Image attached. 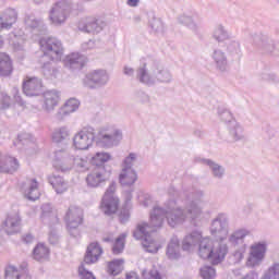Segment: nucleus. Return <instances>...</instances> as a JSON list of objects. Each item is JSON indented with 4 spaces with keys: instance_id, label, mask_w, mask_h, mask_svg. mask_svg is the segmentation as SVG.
Segmentation results:
<instances>
[{
    "instance_id": "1",
    "label": "nucleus",
    "mask_w": 279,
    "mask_h": 279,
    "mask_svg": "<svg viewBox=\"0 0 279 279\" xmlns=\"http://www.w3.org/2000/svg\"><path fill=\"white\" fill-rule=\"evenodd\" d=\"M168 219L169 226H175V220H173L174 215L172 213H166L161 208H155L150 215V221L141 222L136 226L135 231L133 232L134 239L142 241L143 247L146 252L156 254L160 250V244L156 239L151 238L154 232H157L158 228L162 226V219Z\"/></svg>"
},
{
    "instance_id": "2",
    "label": "nucleus",
    "mask_w": 279,
    "mask_h": 279,
    "mask_svg": "<svg viewBox=\"0 0 279 279\" xmlns=\"http://www.w3.org/2000/svg\"><path fill=\"white\" fill-rule=\"evenodd\" d=\"M116 191L117 187L114 185H110L102 197L100 208L105 215H114L119 210V197L114 195Z\"/></svg>"
},
{
    "instance_id": "3",
    "label": "nucleus",
    "mask_w": 279,
    "mask_h": 279,
    "mask_svg": "<svg viewBox=\"0 0 279 279\" xmlns=\"http://www.w3.org/2000/svg\"><path fill=\"white\" fill-rule=\"evenodd\" d=\"M43 81L36 76H26L22 83V90L26 97H38L44 90Z\"/></svg>"
},
{
    "instance_id": "4",
    "label": "nucleus",
    "mask_w": 279,
    "mask_h": 279,
    "mask_svg": "<svg viewBox=\"0 0 279 279\" xmlns=\"http://www.w3.org/2000/svg\"><path fill=\"white\" fill-rule=\"evenodd\" d=\"M121 138H123L121 131L114 128L102 129L96 137V143L102 147H108V145H112V143H117Z\"/></svg>"
},
{
    "instance_id": "5",
    "label": "nucleus",
    "mask_w": 279,
    "mask_h": 279,
    "mask_svg": "<svg viewBox=\"0 0 279 279\" xmlns=\"http://www.w3.org/2000/svg\"><path fill=\"white\" fill-rule=\"evenodd\" d=\"M66 226L70 230L80 228L84 223V210L80 207L71 206L65 214Z\"/></svg>"
},
{
    "instance_id": "6",
    "label": "nucleus",
    "mask_w": 279,
    "mask_h": 279,
    "mask_svg": "<svg viewBox=\"0 0 279 279\" xmlns=\"http://www.w3.org/2000/svg\"><path fill=\"white\" fill-rule=\"evenodd\" d=\"M95 141V133L89 130L78 132L73 138V146L75 149H88Z\"/></svg>"
},
{
    "instance_id": "7",
    "label": "nucleus",
    "mask_w": 279,
    "mask_h": 279,
    "mask_svg": "<svg viewBox=\"0 0 279 279\" xmlns=\"http://www.w3.org/2000/svg\"><path fill=\"white\" fill-rule=\"evenodd\" d=\"M40 45L45 56H49L51 60L58 58V56L62 53V44L56 38L41 39Z\"/></svg>"
},
{
    "instance_id": "8",
    "label": "nucleus",
    "mask_w": 279,
    "mask_h": 279,
    "mask_svg": "<svg viewBox=\"0 0 279 279\" xmlns=\"http://www.w3.org/2000/svg\"><path fill=\"white\" fill-rule=\"evenodd\" d=\"M267 252V245L265 243H255L251 246L250 256L246 265L248 267H256L263 258H265V254Z\"/></svg>"
},
{
    "instance_id": "9",
    "label": "nucleus",
    "mask_w": 279,
    "mask_h": 279,
    "mask_svg": "<svg viewBox=\"0 0 279 279\" xmlns=\"http://www.w3.org/2000/svg\"><path fill=\"white\" fill-rule=\"evenodd\" d=\"M56 168L59 171H70V169L75 167V157L69 155L64 150H58L56 153Z\"/></svg>"
},
{
    "instance_id": "10",
    "label": "nucleus",
    "mask_w": 279,
    "mask_h": 279,
    "mask_svg": "<svg viewBox=\"0 0 279 279\" xmlns=\"http://www.w3.org/2000/svg\"><path fill=\"white\" fill-rule=\"evenodd\" d=\"M101 254H104V248L97 242H92L86 250V254L84 256L85 265H94L97 263L99 258H101Z\"/></svg>"
},
{
    "instance_id": "11",
    "label": "nucleus",
    "mask_w": 279,
    "mask_h": 279,
    "mask_svg": "<svg viewBox=\"0 0 279 279\" xmlns=\"http://www.w3.org/2000/svg\"><path fill=\"white\" fill-rule=\"evenodd\" d=\"M14 73L12 58L5 52H0V77H10Z\"/></svg>"
},
{
    "instance_id": "12",
    "label": "nucleus",
    "mask_w": 279,
    "mask_h": 279,
    "mask_svg": "<svg viewBox=\"0 0 279 279\" xmlns=\"http://www.w3.org/2000/svg\"><path fill=\"white\" fill-rule=\"evenodd\" d=\"M19 21V14L14 9L5 10L0 16V25L2 29H10L14 23Z\"/></svg>"
},
{
    "instance_id": "13",
    "label": "nucleus",
    "mask_w": 279,
    "mask_h": 279,
    "mask_svg": "<svg viewBox=\"0 0 279 279\" xmlns=\"http://www.w3.org/2000/svg\"><path fill=\"white\" fill-rule=\"evenodd\" d=\"M226 254H228V246L218 244L211 248L208 260H210L211 265H219L226 258Z\"/></svg>"
},
{
    "instance_id": "14",
    "label": "nucleus",
    "mask_w": 279,
    "mask_h": 279,
    "mask_svg": "<svg viewBox=\"0 0 279 279\" xmlns=\"http://www.w3.org/2000/svg\"><path fill=\"white\" fill-rule=\"evenodd\" d=\"M4 279H32L29 271L19 270L14 265H8L4 268Z\"/></svg>"
},
{
    "instance_id": "15",
    "label": "nucleus",
    "mask_w": 279,
    "mask_h": 279,
    "mask_svg": "<svg viewBox=\"0 0 279 279\" xmlns=\"http://www.w3.org/2000/svg\"><path fill=\"white\" fill-rule=\"evenodd\" d=\"M63 62L66 69H82L85 64L84 57L78 53L69 54Z\"/></svg>"
},
{
    "instance_id": "16",
    "label": "nucleus",
    "mask_w": 279,
    "mask_h": 279,
    "mask_svg": "<svg viewBox=\"0 0 279 279\" xmlns=\"http://www.w3.org/2000/svg\"><path fill=\"white\" fill-rule=\"evenodd\" d=\"M60 102V94L56 90L46 92L44 94V106L46 110H53Z\"/></svg>"
},
{
    "instance_id": "17",
    "label": "nucleus",
    "mask_w": 279,
    "mask_h": 279,
    "mask_svg": "<svg viewBox=\"0 0 279 279\" xmlns=\"http://www.w3.org/2000/svg\"><path fill=\"white\" fill-rule=\"evenodd\" d=\"M125 262L123 259H113L106 263V271L109 276H119L124 269Z\"/></svg>"
},
{
    "instance_id": "18",
    "label": "nucleus",
    "mask_w": 279,
    "mask_h": 279,
    "mask_svg": "<svg viewBox=\"0 0 279 279\" xmlns=\"http://www.w3.org/2000/svg\"><path fill=\"white\" fill-rule=\"evenodd\" d=\"M51 251L45 243H38L33 250V258L35 260H47Z\"/></svg>"
},
{
    "instance_id": "19",
    "label": "nucleus",
    "mask_w": 279,
    "mask_h": 279,
    "mask_svg": "<svg viewBox=\"0 0 279 279\" xmlns=\"http://www.w3.org/2000/svg\"><path fill=\"white\" fill-rule=\"evenodd\" d=\"M136 182V172L132 168H124L120 174V183L122 186H132Z\"/></svg>"
},
{
    "instance_id": "20",
    "label": "nucleus",
    "mask_w": 279,
    "mask_h": 279,
    "mask_svg": "<svg viewBox=\"0 0 279 279\" xmlns=\"http://www.w3.org/2000/svg\"><path fill=\"white\" fill-rule=\"evenodd\" d=\"M86 182L88 186H99L104 182V168H96L90 172L86 178Z\"/></svg>"
},
{
    "instance_id": "21",
    "label": "nucleus",
    "mask_w": 279,
    "mask_h": 279,
    "mask_svg": "<svg viewBox=\"0 0 279 279\" xmlns=\"http://www.w3.org/2000/svg\"><path fill=\"white\" fill-rule=\"evenodd\" d=\"M215 245H213V240L208 238H204L201 241L198 254L201 258H206L207 260L210 258V254L213 253V248Z\"/></svg>"
},
{
    "instance_id": "22",
    "label": "nucleus",
    "mask_w": 279,
    "mask_h": 279,
    "mask_svg": "<svg viewBox=\"0 0 279 279\" xmlns=\"http://www.w3.org/2000/svg\"><path fill=\"white\" fill-rule=\"evenodd\" d=\"M50 21L54 25H61L66 21V11L59 5L54 7L50 13Z\"/></svg>"
},
{
    "instance_id": "23",
    "label": "nucleus",
    "mask_w": 279,
    "mask_h": 279,
    "mask_svg": "<svg viewBox=\"0 0 279 279\" xmlns=\"http://www.w3.org/2000/svg\"><path fill=\"white\" fill-rule=\"evenodd\" d=\"M50 184L59 195H62V193H66V191H69V184L64 182L62 177H51Z\"/></svg>"
},
{
    "instance_id": "24",
    "label": "nucleus",
    "mask_w": 279,
    "mask_h": 279,
    "mask_svg": "<svg viewBox=\"0 0 279 279\" xmlns=\"http://www.w3.org/2000/svg\"><path fill=\"white\" fill-rule=\"evenodd\" d=\"M4 226L8 234H14V232H16L17 228L21 226V216L15 215L8 217Z\"/></svg>"
},
{
    "instance_id": "25",
    "label": "nucleus",
    "mask_w": 279,
    "mask_h": 279,
    "mask_svg": "<svg viewBox=\"0 0 279 279\" xmlns=\"http://www.w3.org/2000/svg\"><path fill=\"white\" fill-rule=\"evenodd\" d=\"M27 199H32L33 202H36L40 197V191L38 190V182L36 180L29 181V187L25 193Z\"/></svg>"
},
{
    "instance_id": "26",
    "label": "nucleus",
    "mask_w": 279,
    "mask_h": 279,
    "mask_svg": "<svg viewBox=\"0 0 279 279\" xmlns=\"http://www.w3.org/2000/svg\"><path fill=\"white\" fill-rule=\"evenodd\" d=\"M111 158L112 157L108 153H97L94 157H92L90 162L96 167H102V165H106V162H109Z\"/></svg>"
},
{
    "instance_id": "27",
    "label": "nucleus",
    "mask_w": 279,
    "mask_h": 279,
    "mask_svg": "<svg viewBox=\"0 0 279 279\" xmlns=\"http://www.w3.org/2000/svg\"><path fill=\"white\" fill-rule=\"evenodd\" d=\"M77 108H80V100L71 98L62 107L61 114H71V112H75Z\"/></svg>"
},
{
    "instance_id": "28",
    "label": "nucleus",
    "mask_w": 279,
    "mask_h": 279,
    "mask_svg": "<svg viewBox=\"0 0 279 279\" xmlns=\"http://www.w3.org/2000/svg\"><path fill=\"white\" fill-rule=\"evenodd\" d=\"M97 19L95 17H87L85 23L81 22V27L83 29V32H87L89 34V32H95V29H97Z\"/></svg>"
},
{
    "instance_id": "29",
    "label": "nucleus",
    "mask_w": 279,
    "mask_h": 279,
    "mask_svg": "<svg viewBox=\"0 0 279 279\" xmlns=\"http://www.w3.org/2000/svg\"><path fill=\"white\" fill-rule=\"evenodd\" d=\"M125 234H121L116 239L112 247L113 254H121L123 252L125 248Z\"/></svg>"
},
{
    "instance_id": "30",
    "label": "nucleus",
    "mask_w": 279,
    "mask_h": 279,
    "mask_svg": "<svg viewBox=\"0 0 279 279\" xmlns=\"http://www.w3.org/2000/svg\"><path fill=\"white\" fill-rule=\"evenodd\" d=\"M68 136L69 132H66V130L64 129H60L53 133L52 141H54V143H62V141H64V138H68Z\"/></svg>"
},
{
    "instance_id": "31",
    "label": "nucleus",
    "mask_w": 279,
    "mask_h": 279,
    "mask_svg": "<svg viewBox=\"0 0 279 279\" xmlns=\"http://www.w3.org/2000/svg\"><path fill=\"white\" fill-rule=\"evenodd\" d=\"M78 278L80 279H97V277H95L93 272L88 271V269L84 267V264H82L78 267Z\"/></svg>"
},
{
    "instance_id": "32",
    "label": "nucleus",
    "mask_w": 279,
    "mask_h": 279,
    "mask_svg": "<svg viewBox=\"0 0 279 279\" xmlns=\"http://www.w3.org/2000/svg\"><path fill=\"white\" fill-rule=\"evenodd\" d=\"M264 279H279V264H275L271 268H269Z\"/></svg>"
},
{
    "instance_id": "33",
    "label": "nucleus",
    "mask_w": 279,
    "mask_h": 279,
    "mask_svg": "<svg viewBox=\"0 0 279 279\" xmlns=\"http://www.w3.org/2000/svg\"><path fill=\"white\" fill-rule=\"evenodd\" d=\"M201 276L204 279H214L215 278V270L213 267L205 266L201 269Z\"/></svg>"
},
{
    "instance_id": "34",
    "label": "nucleus",
    "mask_w": 279,
    "mask_h": 279,
    "mask_svg": "<svg viewBox=\"0 0 279 279\" xmlns=\"http://www.w3.org/2000/svg\"><path fill=\"white\" fill-rule=\"evenodd\" d=\"M93 82H104V80H108V75L104 71H96L90 75Z\"/></svg>"
},
{
    "instance_id": "35",
    "label": "nucleus",
    "mask_w": 279,
    "mask_h": 279,
    "mask_svg": "<svg viewBox=\"0 0 279 279\" xmlns=\"http://www.w3.org/2000/svg\"><path fill=\"white\" fill-rule=\"evenodd\" d=\"M10 104H12V98L8 94L0 95V105L2 108H9Z\"/></svg>"
},
{
    "instance_id": "36",
    "label": "nucleus",
    "mask_w": 279,
    "mask_h": 279,
    "mask_svg": "<svg viewBox=\"0 0 279 279\" xmlns=\"http://www.w3.org/2000/svg\"><path fill=\"white\" fill-rule=\"evenodd\" d=\"M4 165H5L7 171H9L10 169H14V167L19 165V161H16L15 158L10 157L4 160Z\"/></svg>"
},
{
    "instance_id": "37",
    "label": "nucleus",
    "mask_w": 279,
    "mask_h": 279,
    "mask_svg": "<svg viewBox=\"0 0 279 279\" xmlns=\"http://www.w3.org/2000/svg\"><path fill=\"white\" fill-rule=\"evenodd\" d=\"M208 165L213 169L215 175H221V168L217 163L209 161Z\"/></svg>"
},
{
    "instance_id": "38",
    "label": "nucleus",
    "mask_w": 279,
    "mask_h": 279,
    "mask_svg": "<svg viewBox=\"0 0 279 279\" xmlns=\"http://www.w3.org/2000/svg\"><path fill=\"white\" fill-rule=\"evenodd\" d=\"M145 279H162V277H160V274L157 270H151L145 275Z\"/></svg>"
},
{
    "instance_id": "39",
    "label": "nucleus",
    "mask_w": 279,
    "mask_h": 279,
    "mask_svg": "<svg viewBox=\"0 0 279 279\" xmlns=\"http://www.w3.org/2000/svg\"><path fill=\"white\" fill-rule=\"evenodd\" d=\"M145 77H147L145 69L140 70V82H145Z\"/></svg>"
},
{
    "instance_id": "40",
    "label": "nucleus",
    "mask_w": 279,
    "mask_h": 279,
    "mask_svg": "<svg viewBox=\"0 0 279 279\" xmlns=\"http://www.w3.org/2000/svg\"><path fill=\"white\" fill-rule=\"evenodd\" d=\"M133 160H136V155L135 154H130L129 157L125 159V165L132 162Z\"/></svg>"
},
{
    "instance_id": "41",
    "label": "nucleus",
    "mask_w": 279,
    "mask_h": 279,
    "mask_svg": "<svg viewBox=\"0 0 279 279\" xmlns=\"http://www.w3.org/2000/svg\"><path fill=\"white\" fill-rule=\"evenodd\" d=\"M125 279H141V278H138V275L136 272H129L126 274Z\"/></svg>"
},
{
    "instance_id": "42",
    "label": "nucleus",
    "mask_w": 279,
    "mask_h": 279,
    "mask_svg": "<svg viewBox=\"0 0 279 279\" xmlns=\"http://www.w3.org/2000/svg\"><path fill=\"white\" fill-rule=\"evenodd\" d=\"M128 5L136 8V5H138V0H128Z\"/></svg>"
},
{
    "instance_id": "43",
    "label": "nucleus",
    "mask_w": 279,
    "mask_h": 279,
    "mask_svg": "<svg viewBox=\"0 0 279 279\" xmlns=\"http://www.w3.org/2000/svg\"><path fill=\"white\" fill-rule=\"evenodd\" d=\"M24 241H25L26 243H32V241H34V235H32V234H26V235L24 236Z\"/></svg>"
},
{
    "instance_id": "44",
    "label": "nucleus",
    "mask_w": 279,
    "mask_h": 279,
    "mask_svg": "<svg viewBox=\"0 0 279 279\" xmlns=\"http://www.w3.org/2000/svg\"><path fill=\"white\" fill-rule=\"evenodd\" d=\"M124 73H125V75H132L134 73V70L131 68H125Z\"/></svg>"
},
{
    "instance_id": "45",
    "label": "nucleus",
    "mask_w": 279,
    "mask_h": 279,
    "mask_svg": "<svg viewBox=\"0 0 279 279\" xmlns=\"http://www.w3.org/2000/svg\"><path fill=\"white\" fill-rule=\"evenodd\" d=\"M4 43H3V37L0 36V48L3 47Z\"/></svg>"
},
{
    "instance_id": "46",
    "label": "nucleus",
    "mask_w": 279,
    "mask_h": 279,
    "mask_svg": "<svg viewBox=\"0 0 279 279\" xmlns=\"http://www.w3.org/2000/svg\"><path fill=\"white\" fill-rule=\"evenodd\" d=\"M0 171H3V167L0 166Z\"/></svg>"
},
{
    "instance_id": "47",
    "label": "nucleus",
    "mask_w": 279,
    "mask_h": 279,
    "mask_svg": "<svg viewBox=\"0 0 279 279\" xmlns=\"http://www.w3.org/2000/svg\"><path fill=\"white\" fill-rule=\"evenodd\" d=\"M105 241H110V240H108V239H105Z\"/></svg>"
}]
</instances>
